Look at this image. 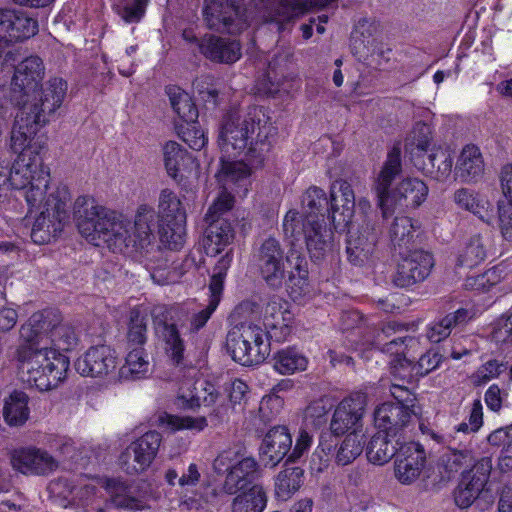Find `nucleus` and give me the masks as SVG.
Returning <instances> with one entry per match:
<instances>
[{
	"label": "nucleus",
	"instance_id": "obj_1",
	"mask_svg": "<svg viewBox=\"0 0 512 512\" xmlns=\"http://www.w3.org/2000/svg\"><path fill=\"white\" fill-rule=\"evenodd\" d=\"M73 218L80 234L90 243L95 246L105 243L119 250L130 246L136 249L149 246L155 239L154 232L159 222L154 208L147 204L138 207L131 225L121 214L85 195L75 200Z\"/></svg>",
	"mask_w": 512,
	"mask_h": 512
},
{
	"label": "nucleus",
	"instance_id": "obj_2",
	"mask_svg": "<svg viewBox=\"0 0 512 512\" xmlns=\"http://www.w3.org/2000/svg\"><path fill=\"white\" fill-rule=\"evenodd\" d=\"M216 309L214 302L198 312H193L185 304H159L152 308L151 316L155 333L174 364L181 365L184 361L185 343L178 327H184L189 321L187 331L195 334L206 325Z\"/></svg>",
	"mask_w": 512,
	"mask_h": 512
},
{
	"label": "nucleus",
	"instance_id": "obj_3",
	"mask_svg": "<svg viewBox=\"0 0 512 512\" xmlns=\"http://www.w3.org/2000/svg\"><path fill=\"white\" fill-rule=\"evenodd\" d=\"M247 111L244 116L230 113L225 117L219 141L226 152H229V146L238 152L247 149V160L252 164L261 165L265 154L271 148L268 138L270 126L263 120L262 108L253 106Z\"/></svg>",
	"mask_w": 512,
	"mask_h": 512
},
{
	"label": "nucleus",
	"instance_id": "obj_4",
	"mask_svg": "<svg viewBox=\"0 0 512 512\" xmlns=\"http://www.w3.org/2000/svg\"><path fill=\"white\" fill-rule=\"evenodd\" d=\"M24 343L42 351L57 353L74 350L79 344V333L69 322H64L56 310L36 312L20 328Z\"/></svg>",
	"mask_w": 512,
	"mask_h": 512
},
{
	"label": "nucleus",
	"instance_id": "obj_5",
	"mask_svg": "<svg viewBox=\"0 0 512 512\" xmlns=\"http://www.w3.org/2000/svg\"><path fill=\"white\" fill-rule=\"evenodd\" d=\"M20 379L39 391L54 389L62 383L69 369V359L62 353L45 352L26 343L16 350Z\"/></svg>",
	"mask_w": 512,
	"mask_h": 512
},
{
	"label": "nucleus",
	"instance_id": "obj_6",
	"mask_svg": "<svg viewBox=\"0 0 512 512\" xmlns=\"http://www.w3.org/2000/svg\"><path fill=\"white\" fill-rule=\"evenodd\" d=\"M213 470L225 478L220 486V493L235 495L250 488L261 477V467L252 456H245L240 448H228L220 452L213 461Z\"/></svg>",
	"mask_w": 512,
	"mask_h": 512
},
{
	"label": "nucleus",
	"instance_id": "obj_7",
	"mask_svg": "<svg viewBox=\"0 0 512 512\" xmlns=\"http://www.w3.org/2000/svg\"><path fill=\"white\" fill-rule=\"evenodd\" d=\"M226 347L241 365L260 364L270 353L268 332L252 322L237 324L227 334Z\"/></svg>",
	"mask_w": 512,
	"mask_h": 512
},
{
	"label": "nucleus",
	"instance_id": "obj_8",
	"mask_svg": "<svg viewBox=\"0 0 512 512\" xmlns=\"http://www.w3.org/2000/svg\"><path fill=\"white\" fill-rule=\"evenodd\" d=\"M13 189L25 190L24 197L30 208L40 207L44 200L50 174L43 165L41 156L29 157L28 152L18 155L13 166L9 168Z\"/></svg>",
	"mask_w": 512,
	"mask_h": 512
},
{
	"label": "nucleus",
	"instance_id": "obj_9",
	"mask_svg": "<svg viewBox=\"0 0 512 512\" xmlns=\"http://www.w3.org/2000/svg\"><path fill=\"white\" fill-rule=\"evenodd\" d=\"M44 199V209L36 218L31 230V238L37 244L49 243L55 239L69 219L70 193L66 186H58Z\"/></svg>",
	"mask_w": 512,
	"mask_h": 512
},
{
	"label": "nucleus",
	"instance_id": "obj_10",
	"mask_svg": "<svg viewBox=\"0 0 512 512\" xmlns=\"http://www.w3.org/2000/svg\"><path fill=\"white\" fill-rule=\"evenodd\" d=\"M302 230L310 258L316 262L323 260L335 247L334 232L327 227L325 221L308 218L302 221L298 219V212L290 210L284 217L283 230L286 237L296 238Z\"/></svg>",
	"mask_w": 512,
	"mask_h": 512
},
{
	"label": "nucleus",
	"instance_id": "obj_11",
	"mask_svg": "<svg viewBox=\"0 0 512 512\" xmlns=\"http://www.w3.org/2000/svg\"><path fill=\"white\" fill-rule=\"evenodd\" d=\"M157 217L161 241L169 249L183 246L186 231V210L180 197L171 189H162L158 197Z\"/></svg>",
	"mask_w": 512,
	"mask_h": 512
},
{
	"label": "nucleus",
	"instance_id": "obj_12",
	"mask_svg": "<svg viewBox=\"0 0 512 512\" xmlns=\"http://www.w3.org/2000/svg\"><path fill=\"white\" fill-rule=\"evenodd\" d=\"M203 16L209 29L237 34L252 21V13L238 0H205Z\"/></svg>",
	"mask_w": 512,
	"mask_h": 512
},
{
	"label": "nucleus",
	"instance_id": "obj_13",
	"mask_svg": "<svg viewBox=\"0 0 512 512\" xmlns=\"http://www.w3.org/2000/svg\"><path fill=\"white\" fill-rule=\"evenodd\" d=\"M293 255L291 253L285 257L280 241L274 237H268L255 248L253 258L266 284L273 289H279L285 280L284 260L293 263Z\"/></svg>",
	"mask_w": 512,
	"mask_h": 512
},
{
	"label": "nucleus",
	"instance_id": "obj_14",
	"mask_svg": "<svg viewBox=\"0 0 512 512\" xmlns=\"http://www.w3.org/2000/svg\"><path fill=\"white\" fill-rule=\"evenodd\" d=\"M66 94V81L54 77L45 82L39 91L35 90L31 98H26L17 106L31 110V116L45 126L62 106Z\"/></svg>",
	"mask_w": 512,
	"mask_h": 512
},
{
	"label": "nucleus",
	"instance_id": "obj_15",
	"mask_svg": "<svg viewBox=\"0 0 512 512\" xmlns=\"http://www.w3.org/2000/svg\"><path fill=\"white\" fill-rule=\"evenodd\" d=\"M162 436L157 431H148L132 441L119 455L120 468L128 475H138L147 471L154 462Z\"/></svg>",
	"mask_w": 512,
	"mask_h": 512
},
{
	"label": "nucleus",
	"instance_id": "obj_16",
	"mask_svg": "<svg viewBox=\"0 0 512 512\" xmlns=\"http://www.w3.org/2000/svg\"><path fill=\"white\" fill-rule=\"evenodd\" d=\"M382 229L376 220L367 218L357 230H349L346 240L348 261L355 266H362L373 256Z\"/></svg>",
	"mask_w": 512,
	"mask_h": 512
},
{
	"label": "nucleus",
	"instance_id": "obj_17",
	"mask_svg": "<svg viewBox=\"0 0 512 512\" xmlns=\"http://www.w3.org/2000/svg\"><path fill=\"white\" fill-rule=\"evenodd\" d=\"M30 111L19 107L11 131L10 146L14 153L22 155V153L28 152L29 157H33L34 155L40 156L46 146L45 142L39 139L33 141L34 136L44 125L33 118Z\"/></svg>",
	"mask_w": 512,
	"mask_h": 512
},
{
	"label": "nucleus",
	"instance_id": "obj_18",
	"mask_svg": "<svg viewBox=\"0 0 512 512\" xmlns=\"http://www.w3.org/2000/svg\"><path fill=\"white\" fill-rule=\"evenodd\" d=\"M44 71L43 61L38 56L27 57L15 67L10 89L14 105L31 98L44 77Z\"/></svg>",
	"mask_w": 512,
	"mask_h": 512
},
{
	"label": "nucleus",
	"instance_id": "obj_19",
	"mask_svg": "<svg viewBox=\"0 0 512 512\" xmlns=\"http://www.w3.org/2000/svg\"><path fill=\"white\" fill-rule=\"evenodd\" d=\"M434 266L433 256L424 250H413L403 256L397 265L393 282L396 286L407 288L424 281Z\"/></svg>",
	"mask_w": 512,
	"mask_h": 512
},
{
	"label": "nucleus",
	"instance_id": "obj_20",
	"mask_svg": "<svg viewBox=\"0 0 512 512\" xmlns=\"http://www.w3.org/2000/svg\"><path fill=\"white\" fill-rule=\"evenodd\" d=\"M416 412L409 408L392 402L381 404L374 412L375 425L391 437L402 440L405 438L407 429L413 424Z\"/></svg>",
	"mask_w": 512,
	"mask_h": 512
},
{
	"label": "nucleus",
	"instance_id": "obj_21",
	"mask_svg": "<svg viewBox=\"0 0 512 512\" xmlns=\"http://www.w3.org/2000/svg\"><path fill=\"white\" fill-rule=\"evenodd\" d=\"M491 470V458L483 457L470 470L462 473V479L454 492L458 507L467 508L475 501L486 485Z\"/></svg>",
	"mask_w": 512,
	"mask_h": 512
},
{
	"label": "nucleus",
	"instance_id": "obj_22",
	"mask_svg": "<svg viewBox=\"0 0 512 512\" xmlns=\"http://www.w3.org/2000/svg\"><path fill=\"white\" fill-rule=\"evenodd\" d=\"M338 210L335 184L331 186L330 199L323 189L316 186L308 188L302 196L303 221L312 218L323 222L327 216V219L337 229L339 227L336 215Z\"/></svg>",
	"mask_w": 512,
	"mask_h": 512
},
{
	"label": "nucleus",
	"instance_id": "obj_23",
	"mask_svg": "<svg viewBox=\"0 0 512 512\" xmlns=\"http://www.w3.org/2000/svg\"><path fill=\"white\" fill-rule=\"evenodd\" d=\"M426 464V452L418 442H407L399 447L394 462L396 479L405 485L414 483Z\"/></svg>",
	"mask_w": 512,
	"mask_h": 512
},
{
	"label": "nucleus",
	"instance_id": "obj_24",
	"mask_svg": "<svg viewBox=\"0 0 512 512\" xmlns=\"http://www.w3.org/2000/svg\"><path fill=\"white\" fill-rule=\"evenodd\" d=\"M118 366V356L112 347L97 345L90 347L75 362V369L83 376L103 377L114 372Z\"/></svg>",
	"mask_w": 512,
	"mask_h": 512
},
{
	"label": "nucleus",
	"instance_id": "obj_25",
	"mask_svg": "<svg viewBox=\"0 0 512 512\" xmlns=\"http://www.w3.org/2000/svg\"><path fill=\"white\" fill-rule=\"evenodd\" d=\"M11 464L25 475H48L58 467L52 455L34 446L15 449L11 454Z\"/></svg>",
	"mask_w": 512,
	"mask_h": 512
},
{
	"label": "nucleus",
	"instance_id": "obj_26",
	"mask_svg": "<svg viewBox=\"0 0 512 512\" xmlns=\"http://www.w3.org/2000/svg\"><path fill=\"white\" fill-rule=\"evenodd\" d=\"M38 31L37 21L21 10L0 9V37L9 46L34 36Z\"/></svg>",
	"mask_w": 512,
	"mask_h": 512
},
{
	"label": "nucleus",
	"instance_id": "obj_27",
	"mask_svg": "<svg viewBox=\"0 0 512 512\" xmlns=\"http://www.w3.org/2000/svg\"><path fill=\"white\" fill-rule=\"evenodd\" d=\"M292 447V436L284 425L272 427L265 435L259 448V455L265 467H275Z\"/></svg>",
	"mask_w": 512,
	"mask_h": 512
},
{
	"label": "nucleus",
	"instance_id": "obj_28",
	"mask_svg": "<svg viewBox=\"0 0 512 512\" xmlns=\"http://www.w3.org/2000/svg\"><path fill=\"white\" fill-rule=\"evenodd\" d=\"M366 407L364 394L356 393L344 398L336 407L330 428L333 434L342 435L355 427L363 417Z\"/></svg>",
	"mask_w": 512,
	"mask_h": 512
},
{
	"label": "nucleus",
	"instance_id": "obj_29",
	"mask_svg": "<svg viewBox=\"0 0 512 512\" xmlns=\"http://www.w3.org/2000/svg\"><path fill=\"white\" fill-rule=\"evenodd\" d=\"M402 171L401 150L398 146H394L387 154V158L375 181V191L378 198V205L382 211L383 217L390 212L389 189L396 178Z\"/></svg>",
	"mask_w": 512,
	"mask_h": 512
},
{
	"label": "nucleus",
	"instance_id": "obj_30",
	"mask_svg": "<svg viewBox=\"0 0 512 512\" xmlns=\"http://www.w3.org/2000/svg\"><path fill=\"white\" fill-rule=\"evenodd\" d=\"M198 46L200 52L213 62L232 64L241 57V46L236 40L205 35L198 42Z\"/></svg>",
	"mask_w": 512,
	"mask_h": 512
},
{
	"label": "nucleus",
	"instance_id": "obj_31",
	"mask_svg": "<svg viewBox=\"0 0 512 512\" xmlns=\"http://www.w3.org/2000/svg\"><path fill=\"white\" fill-rule=\"evenodd\" d=\"M473 313L465 308H459L452 313L432 322L426 330L430 342L439 343L446 339L454 329H462L471 319Z\"/></svg>",
	"mask_w": 512,
	"mask_h": 512
},
{
	"label": "nucleus",
	"instance_id": "obj_32",
	"mask_svg": "<svg viewBox=\"0 0 512 512\" xmlns=\"http://www.w3.org/2000/svg\"><path fill=\"white\" fill-rule=\"evenodd\" d=\"M404 330V325L395 321L388 322L383 325L381 330L376 335V344L381 345V351L396 356V350L399 354L410 353V349L419 345L416 338L411 336H400L391 339L388 342L382 343L386 339L392 337L396 332Z\"/></svg>",
	"mask_w": 512,
	"mask_h": 512
},
{
	"label": "nucleus",
	"instance_id": "obj_33",
	"mask_svg": "<svg viewBox=\"0 0 512 512\" xmlns=\"http://www.w3.org/2000/svg\"><path fill=\"white\" fill-rule=\"evenodd\" d=\"M404 443V440L391 437L380 430L368 442L366 448L367 458L374 464L383 465L394 456H397L399 447Z\"/></svg>",
	"mask_w": 512,
	"mask_h": 512
},
{
	"label": "nucleus",
	"instance_id": "obj_34",
	"mask_svg": "<svg viewBox=\"0 0 512 512\" xmlns=\"http://www.w3.org/2000/svg\"><path fill=\"white\" fill-rule=\"evenodd\" d=\"M484 172V162L478 147L465 146L455 167V176L462 182L476 181Z\"/></svg>",
	"mask_w": 512,
	"mask_h": 512
},
{
	"label": "nucleus",
	"instance_id": "obj_35",
	"mask_svg": "<svg viewBox=\"0 0 512 512\" xmlns=\"http://www.w3.org/2000/svg\"><path fill=\"white\" fill-rule=\"evenodd\" d=\"M429 140L425 137L423 140L417 142V147L424 151L423 169L434 175L438 181H445L451 174L453 158L444 150H437L435 152L427 153Z\"/></svg>",
	"mask_w": 512,
	"mask_h": 512
},
{
	"label": "nucleus",
	"instance_id": "obj_36",
	"mask_svg": "<svg viewBox=\"0 0 512 512\" xmlns=\"http://www.w3.org/2000/svg\"><path fill=\"white\" fill-rule=\"evenodd\" d=\"M428 186L418 178L403 179L396 187L393 196H390L401 206L417 208L427 198Z\"/></svg>",
	"mask_w": 512,
	"mask_h": 512
},
{
	"label": "nucleus",
	"instance_id": "obj_37",
	"mask_svg": "<svg viewBox=\"0 0 512 512\" xmlns=\"http://www.w3.org/2000/svg\"><path fill=\"white\" fill-rule=\"evenodd\" d=\"M208 224L205 237V248L208 254H219L234 238L231 224L227 220H205Z\"/></svg>",
	"mask_w": 512,
	"mask_h": 512
},
{
	"label": "nucleus",
	"instance_id": "obj_38",
	"mask_svg": "<svg viewBox=\"0 0 512 512\" xmlns=\"http://www.w3.org/2000/svg\"><path fill=\"white\" fill-rule=\"evenodd\" d=\"M235 495L231 503V512H263L267 505V494L258 484Z\"/></svg>",
	"mask_w": 512,
	"mask_h": 512
},
{
	"label": "nucleus",
	"instance_id": "obj_39",
	"mask_svg": "<svg viewBox=\"0 0 512 512\" xmlns=\"http://www.w3.org/2000/svg\"><path fill=\"white\" fill-rule=\"evenodd\" d=\"M29 397L22 391H14L5 399L3 418L9 426H22L29 418Z\"/></svg>",
	"mask_w": 512,
	"mask_h": 512
},
{
	"label": "nucleus",
	"instance_id": "obj_40",
	"mask_svg": "<svg viewBox=\"0 0 512 512\" xmlns=\"http://www.w3.org/2000/svg\"><path fill=\"white\" fill-rule=\"evenodd\" d=\"M126 350L125 363L120 368L121 378L134 380L144 377L150 368L148 355L144 347H126Z\"/></svg>",
	"mask_w": 512,
	"mask_h": 512
},
{
	"label": "nucleus",
	"instance_id": "obj_41",
	"mask_svg": "<svg viewBox=\"0 0 512 512\" xmlns=\"http://www.w3.org/2000/svg\"><path fill=\"white\" fill-rule=\"evenodd\" d=\"M449 452L444 455L445 467L450 472H458L463 467H468L474 462V455L470 446V440L456 442V437L451 436L448 442Z\"/></svg>",
	"mask_w": 512,
	"mask_h": 512
},
{
	"label": "nucleus",
	"instance_id": "obj_42",
	"mask_svg": "<svg viewBox=\"0 0 512 512\" xmlns=\"http://www.w3.org/2000/svg\"><path fill=\"white\" fill-rule=\"evenodd\" d=\"M273 368L279 374L290 375L306 370L308 359L294 347H288L277 351L273 357Z\"/></svg>",
	"mask_w": 512,
	"mask_h": 512
},
{
	"label": "nucleus",
	"instance_id": "obj_43",
	"mask_svg": "<svg viewBox=\"0 0 512 512\" xmlns=\"http://www.w3.org/2000/svg\"><path fill=\"white\" fill-rule=\"evenodd\" d=\"M163 156L168 175L176 182H181L182 170L192 159L189 153L177 142L169 141L163 147Z\"/></svg>",
	"mask_w": 512,
	"mask_h": 512
},
{
	"label": "nucleus",
	"instance_id": "obj_44",
	"mask_svg": "<svg viewBox=\"0 0 512 512\" xmlns=\"http://www.w3.org/2000/svg\"><path fill=\"white\" fill-rule=\"evenodd\" d=\"M166 93L174 112L180 119L185 123L197 121L198 109L187 92L177 86H168Z\"/></svg>",
	"mask_w": 512,
	"mask_h": 512
},
{
	"label": "nucleus",
	"instance_id": "obj_45",
	"mask_svg": "<svg viewBox=\"0 0 512 512\" xmlns=\"http://www.w3.org/2000/svg\"><path fill=\"white\" fill-rule=\"evenodd\" d=\"M251 169L243 161H223L221 169L217 173L219 183L223 185V189L228 191L233 184H238L248 180Z\"/></svg>",
	"mask_w": 512,
	"mask_h": 512
},
{
	"label": "nucleus",
	"instance_id": "obj_46",
	"mask_svg": "<svg viewBox=\"0 0 512 512\" xmlns=\"http://www.w3.org/2000/svg\"><path fill=\"white\" fill-rule=\"evenodd\" d=\"M303 470L300 467L286 468L281 471L275 481V492L283 500L290 498L302 484Z\"/></svg>",
	"mask_w": 512,
	"mask_h": 512
},
{
	"label": "nucleus",
	"instance_id": "obj_47",
	"mask_svg": "<svg viewBox=\"0 0 512 512\" xmlns=\"http://www.w3.org/2000/svg\"><path fill=\"white\" fill-rule=\"evenodd\" d=\"M147 316L139 309H132L129 314L126 347L142 346L147 341Z\"/></svg>",
	"mask_w": 512,
	"mask_h": 512
},
{
	"label": "nucleus",
	"instance_id": "obj_48",
	"mask_svg": "<svg viewBox=\"0 0 512 512\" xmlns=\"http://www.w3.org/2000/svg\"><path fill=\"white\" fill-rule=\"evenodd\" d=\"M364 434L354 430L342 441L337 454L336 461L339 465L345 466L353 462L363 451L365 443Z\"/></svg>",
	"mask_w": 512,
	"mask_h": 512
},
{
	"label": "nucleus",
	"instance_id": "obj_49",
	"mask_svg": "<svg viewBox=\"0 0 512 512\" xmlns=\"http://www.w3.org/2000/svg\"><path fill=\"white\" fill-rule=\"evenodd\" d=\"M487 256V248L479 235L471 237L457 259L458 266L473 268L483 262Z\"/></svg>",
	"mask_w": 512,
	"mask_h": 512
},
{
	"label": "nucleus",
	"instance_id": "obj_50",
	"mask_svg": "<svg viewBox=\"0 0 512 512\" xmlns=\"http://www.w3.org/2000/svg\"><path fill=\"white\" fill-rule=\"evenodd\" d=\"M107 489L111 494L112 502L118 508L128 510H143L147 507L146 503L139 498H135L126 493V485L118 480L111 479L107 481Z\"/></svg>",
	"mask_w": 512,
	"mask_h": 512
},
{
	"label": "nucleus",
	"instance_id": "obj_51",
	"mask_svg": "<svg viewBox=\"0 0 512 512\" xmlns=\"http://www.w3.org/2000/svg\"><path fill=\"white\" fill-rule=\"evenodd\" d=\"M416 232V226L407 216L395 217L389 234L394 247L408 248Z\"/></svg>",
	"mask_w": 512,
	"mask_h": 512
},
{
	"label": "nucleus",
	"instance_id": "obj_52",
	"mask_svg": "<svg viewBox=\"0 0 512 512\" xmlns=\"http://www.w3.org/2000/svg\"><path fill=\"white\" fill-rule=\"evenodd\" d=\"M158 421L161 426L170 428L173 431L181 429L202 431L208 426V419L204 416L191 417L162 413L159 415Z\"/></svg>",
	"mask_w": 512,
	"mask_h": 512
},
{
	"label": "nucleus",
	"instance_id": "obj_53",
	"mask_svg": "<svg viewBox=\"0 0 512 512\" xmlns=\"http://www.w3.org/2000/svg\"><path fill=\"white\" fill-rule=\"evenodd\" d=\"M414 356L411 353L399 354L396 350V356L390 361V373L395 380L403 383H411L416 375L415 362L411 359Z\"/></svg>",
	"mask_w": 512,
	"mask_h": 512
},
{
	"label": "nucleus",
	"instance_id": "obj_54",
	"mask_svg": "<svg viewBox=\"0 0 512 512\" xmlns=\"http://www.w3.org/2000/svg\"><path fill=\"white\" fill-rule=\"evenodd\" d=\"M149 0H120L115 9L126 23H138L145 15Z\"/></svg>",
	"mask_w": 512,
	"mask_h": 512
},
{
	"label": "nucleus",
	"instance_id": "obj_55",
	"mask_svg": "<svg viewBox=\"0 0 512 512\" xmlns=\"http://www.w3.org/2000/svg\"><path fill=\"white\" fill-rule=\"evenodd\" d=\"M508 369V363L497 359H492L481 365L472 375L474 385L481 386L492 379L498 378Z\"/></svg>",
	"mask_w": 512,
	"mask_h": 512
},
{
	"label": "nucleus",
	"instance_id": "obj_56",
	"mask_svg": "<svg viewBox=\"0 0 512 512\" xmlns=\"http://www.w3.org/2000/svg\"><path fill=\"white\" fill-rule=\"evenodd\" d=\"M284 408V399L279 395L268 394L260 402L259 415L264 423L276 420Z\"/></svg>",
	"mask_w": 512,
	"mask_h": 512
},
{
	"label": "nucleus",
	"instance_id": "obj_57",
	"mask_svg": "<svg viewBox=\"0 0 512 512\" xmlns=\"http://www.w3.org/2000/svg\"><path fill=\"white\" fill-rule=\"evenodd\" d=\"M333 184H335V189L338 186V190L341 193L343 201L342 211L339 214V217H337L338 225L340 226L341 223L347 224L351 220L355 207V196L352 187L348 182L341 180L335 181Z\"/></svg>",
	"mask_w": 512,
	"mask_h": 512
},
{
	"label": "nucleus",
	"instance_id": "obj_58",
	"mask_svg": "<svg viewBox=\"0 0 512 512\" xmlns=\"http://www.w3.org/2000/svg\"><path fill=\"white\" fill-rule=\"evenodd\" d=\"M234 205V197L226 189L218 194L205 215V220L217 219L226 220L224 215L230 212Z\"/></svg>",
	"mask_w": 512,
	"mask_h": 512
},
{
	"label": "nucleus",
	"instance_id": "obj_59",
	"mask_svg": "<svg viewBox=\"0 0 512 512\" xmlns=\"http://www.w3.org/2000/svg\"><path fill=\"white\" fill-rule=\"evenodd\" d=\"M454 201L460 208L472 212L482 220L485 219V215L483 214V212H485L484 207L480 204V201L476 199V197L473 195V192L469 189H458L454 193Z\"/></svg>",
	"mask_w": 512,
	"mask_h": 512
},
{
	"label": "nucleus",
	"instance_id": "obj_60",
	"mask_svg": "<svg viewBox=\"0 0 512 512\" xmlns=\"http://www.w3.org/2000/svg\"><path fill=\"white\" fill-rule=\"evenodd\" d=\"M289 64V55L274 57L268 64L267 78L272 85L280 86L286 78Z\"/></svg>",
	"mask_w": 512,
	"mask_h": 512
},
{
	"label": "nucleus",
	"instance_id": "obj_61",
	"mask_svg": "<svg viewBox=\"0 0 512 512\" xmlns=\"http://www.w3.org/2000/svg\"><path fill=\"white\" fill-rule=\"evenodd\" d=\"M185 124L180 131L182 140L193 150L202 149L207 142L204 132L197 126L196 121Z\"/></svg>",
	"mask_w": 512,
	"mask_h": 512
},
{
	"label": "nucleus",
	"instance_id": "obj_62",
	"mask_svg": "<svg viewBox=\"0 0 512 512\" xmlns=\"http://www.w3.org/2000/svg\"><path fill=\"white\" fill-rule=\"evenodd\" d=\"M443 356L436 350L430 349L422 354L417 362H415L416 375L423 377L439 367Z\"/></svg>",
	"mask_w": 512,
	"mask_h": 512
},
{
	"label": "nucleus",
	"instance_id": "obj_63",
	"mask_svg": "<svg viewBox=\"0 0 512 512\" xmlns=\"http://www.w3.org/2000/svg\"><path fill=\"white\" fill-rule=\"evenodd\" d=\"M196 400L198 407L202 404L205 406L213 405L219 398V393L215 386L208 381H197L195 382Z\"/></svg>",
	"mask_w": 512,
	"mask_h": 512
},
{
	"label": "nucleus",
	"instance_id": "obj_64",
	"mask_svg": "<svg viewBox=\"0 0 512 512\" xmlns=\"http://www.w3.org/2000/svg\"><path fill=\"white\" fill-rule=\"evenodd\" d=\"M498 222L502 236L512 241V203L499 202Z\"/></svg>",
	"mask_w": 512,
	"mask_h": 512
}]
</instances>
